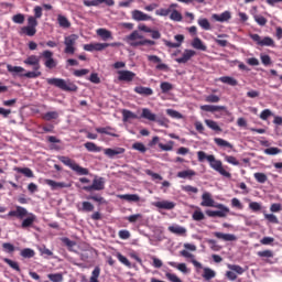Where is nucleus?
Segmentation results:
<instances>
[{
    "mask_svg": "<svg viewBox=\"0 0 282 282\" xmlns=\"http://www.w3.org/2000/svg\"><path fill=\"white\" fill-rule=\"evenodd\" d=\"M197 158H198V162H204L205 160H207V162H209V166L214 171H217V173H219L224 177H231L230 172H228L224 169V164L221 163V161L215 159V155H213V154L206 155V152L198 151Z\"/></svg>",
    "mask_w": 282,
    "mask_h": 282,
    "instance_id": "f257e3e1",
    "label": "nucleus"
},
{
    "mask_svg": "<svg viewBox=\"0 0 282 282\" xmlns=\"http://www.w3.org/2000/svg\"><path fill=\"white\" fill-rule=\"evenodd\" d=\"M46 83L62 89V91H78V86H76V84L63 78H47Z\"/></svg>",
    "mask_w": 282,
    "mask_h": 282,
    "instance_id": "f03ea898",
    "label": "nucleus"
},
{
    "mask_svg": "<svg viewBox=\"0 0 282 282\" xmlns=\"http://www.w3.org/2000/svg\"><path fill=\"white\" fill-rule=\"evenodd\" d=\"M76 41H78V35L70 34L64 37V53L65 54H75L76 53Z\"/></svg>",
    "mask_w": 282,
    "mask_h": 282,
    "instance_id": "7ed1b4c3",
    "label": "nucleus"
},
{
    "mask_svg": "<svg viewBox=\"0 0 282 282\" xmlns=\"http://www.w3.org/2000/svg\"><path fill=\"white\" fill-rule=\"evenodd\" d=\"M250 39L257 43L260 47H274V40L270 36L261 37L259 34H250Z\"/></svg>",
    "mask_w": 282,
    "mask_h": 282,
    "instance_id": "20e7f679",
    "label": "nucleus"
},
{
    "mask_svg": "<svg viewBox=\"0 0 282 282\" xmlns=\"http://www.w3.org/2000/svg\"><path fill=\"white\" fill-rule=\"evenodd\" d=\"M214 208H218L219 210H206L208 217H228V213H230V208L224 204H217Z\"/></svg>",
    "mask_w": 282,
    "mask_h": 282,
    "instance_id": "39448f33",
    "label": "nucleus"
},
{
    "mask_svg": "<svg viewBox=\"0 0 282 282\" xmlns=\"http://www.w3.org/2000/svg\"><path fill=\"white\" fill-rule=\"evenodd\" d=\"M84 191L91 193V191H105V177L96 176L90 186H84Z\"/></svg>",
    "mask_w": 282,
    "mask_h": 282,
    "instance_id": "423d86ee",
    "label": "nucleus"
},
{
    "mask_svg": "<svg viewBox=\"0 0 282 282\" xmlns=\"http://www.w3.org/2000/svg\"><path fill=\"white\" fill-rule=\"evenodd\" d=\"M24 65H30L33 67L34 72H39L41 69V57L36 55H30L24 59Z\"/></svg>",
    "mask_w": 282,
    "mask_h": 282,
    "instance_id": "0eeeda50",
    "label": "nucleus"
},
{
    "mask_svg": "<svg viewBox=\"0 0 282 282\" xmlns=\"http://www.w3.org/2000/svg\"><path fill=\"white\" fill-rule=\"evenodd\" d=\"M135 78V73L131 70H118V80L123 83H131Z\"/></svg>",
    "mask_w": 282,
    "mask_h": 282,
    "instance_id": "6e6552de",
    "label": "nucleus"
},
{
    "mask_svg": "<svg viewBox=\"0 0 282 282\" xmlns=\"http://www.w3.org/2000/svg\"><path fill=\"white\" fill-rule=\"evenodd\" d=\"M45 184H47V186H50L52 188V191H61V188H69V184L65 183V182H56L50 178H46L44 181Z\"/></svg>",
    "mask_w": 282,
    "mask_h": 282,
    "instance_id": "1a4fd4ad",
    "label": "nucleus"
},
{
    "mask_svg": "<svg viewBox=\"0 0 282 282\" xmlns=\"http://www.w3.org/2000/svg\"><path fill=\"white\" fill-rule=\"evenodd\" d=\"M195 54H197L194 50H185L183 52L182 57L176 58V63H180L181 65H185V63H187L188 61H191L193 58V56H195Z\"/></svg>",
    "mask_w": 282,
    "mask_h": 282,
    "instance_id": "9d476101",
    "label": "nucleus"
},
{
    "mask_svg": "<svg viewBox=\"0 0 282 282\" xmlns=\"http://www.w3.org/2000/svg\"><path fill=\"white\" fill-rule=\"evenodd\" d=\"M202 203L200 206H205L207 208H215V199H213V196L210 193L206 192L202 195Z\"/></svg>",
    "mask_w": 282,
    "mask_h": 282,
    "instance_id": "9b49d317",
    "label": "nucleus"
},
{
    "mask_svg": "<svg viewBox=\"0 0 282 282\" xmlns=\"http://www.w3.org/2000/svg\"><path fill=\"white\" fill-rule=\"evenodd\" d=\"M153 206H155V208H160L161 210H173V208H175V203L171 200H161L153 203Z\"/></svg>",
    "mask_w": 282,
    "mask_h": 282,
    "instance_id": "f8f14e48",
    "label": "nucleus"
},
{
    "mask_svg": "<svg viewBox=\"0 0 282 282\" xmlns=\"http://www.w3.org/2000/svg\"><path fill=\"white\" fill-rule=\"evenodd\" d=\"M7 217H19V219H23V217H28V209L24 207L18 206L15 210L9 212Z\"/></svg>",
    "mask_w": 282,
    "mask_h": 282,
    "instance_id": "ddd939ff",
    "label": "nucleus"
},
{
    "mask_svg": "<svg viewBox=\"0 0 282 282\" xmlns=\"http://www.w3.org/2000/svg\"><path fill=\"white\" fill-rule=\"evenodd\" d=\"M176 8H180L177 3H172L169 6L167 9L161 8L155 11L156 17H169L173 10H177Z\"/></svg>",
    "mask_w": 282,
    "mask_h": 282,
    "instance_id": "4468645a",
    "label": "nucleus"
},
{
    "mask_svg": "<svg viewBox=\"0 0 282 282\" xmlns=\"http://www.w3.org/2000/svg\"><path fill=\"white\" fill-rule=\"evenodd\" d=\"M132 19L134 21H151V15L140 11V10H133L131 12Z\"/></svg>",
    "mask_w": 282,
    "mask_h": 282,
    "instance_id": "2eb2a0df",
    "label": "nucleus"
},
{
    "mask_svg": "<svg viewBox=\"0 0 282 282\" xmlns=\"http://www.w3.org/2000/svg\"><path fill=\"white\" fill-rule=\"evenodd\" d=\"M214 236H216L217 239H221L223 241H237V236L234 234H224L216 231L214 232Z\"/></svg>",
    "mask_w": 282,
    "mask_h": 282,
    "instance_id": "dca6fc26",
    "label": "nucleus"
},
{
    "mask_svg": "<svg viewBox=\"0 0 282 282\" xmlns=\"http://www.w3.org/2000/svg\"><path fill=\"white\" fill-rule=\"evenodd\" d=\"M181 257H185V259H192L191 261L195 268H199V269L204 268L200 262L195 260V256L193 253L188 252L187 250H182Z\"/></svg>",
    "mask_w": 282,
    "mask_h": 282,
    "instance_id": "f3484780",
    "label": "nucleus"
},
{
    "mask_svg": "<svg viewBox=\"0 0 282 282\" xmlns=\"http://www.w3.org/2000/svg\"><path fill=\"white\" fill-rule=\"evenodd\" d=\"M142 39H144V37L142 36V34H140L139 31H133L130 35H127V36L124 37V41H126V43H128V45H130V44H132L133 42L140 41V40H142Z\"/></svg>",
    "mask_w": 282,
    "mask_h": 282,
    "instance_id": "a211bd4d",
    "label": "nucleus"
},
{
    "mask_svg": "<svg viewBox=\"0 0 282 282\" xmlns=\"http://www.w3.org/2000/svg\"><path fill=\"white\" fill-rule=\"evenodd\" d=\"M158 115L153 113L151 109L149 108H143L141 118H144L145 120H149L150 122H155Z\"/></svg>",
    "mask_w": 282,
    "mask_h": 282,
    "instance_id": "6ab92c4d",
    "label": "nucleus"
},
{
    "mask_svg": "<svg viewBox=\"0 0 282 282\" xmlns=\"http://www.w3.org/2000/svg\"><path fill=\"white\" fill-rule=\"evenodd\" d=\"M124 153V148H117V149H106L105 150V155L108 158H116V155H122Z\"/></svg>",
    "mask_w": 282,
    "mask_h": 282,
    "instance_id": "aec40b11",
    "label": "nucleus"
},
{
    "mask_svg": "<svg viewBox=\"0 0 282 282\" xmlns=\"http://www.w3.org/2000/svg\"><path fill=\"white\" fill-rule=\"evenodd\" d=\"M134 91L140 96H153V89H151L150 87L137 86L134 88Z\"/></svg>",
    "mask_w": 282,
    "mask_h": 282,
    "instance_id": "412c9836",
    "label": "nucleus"
},
{
    "mask_svg": "<svg viewBox=\"0 0 282 282\" xmlns=\"http://www.w3.org/2000/svg\"><path fill=\"white\" fill-rule=\"evenodd\" d=\"M97 36H100V39H102L104 41H109V40L113 39L111 31H109L107 29H98Z\"/></svg>",
    "mask_w": 282,
    "mask_h": 282,
    "instance_id": "4be33fe9",
    "label": "nucleus"
},
{
    "mask_svg": "<svg viewBox=\"0 0 282 282\" xmlns=\"http://www.w3.org/2000/svg\"><path fill=\"white\" fill-rule=\"evenodd\" d=\"M202 111H209L212 113H215V111H224L226 107L224 106H213V105H204L200 106Z\"/></svg>",
    "mask_w": 282,
    "mask_h": 282,
    "instance_id": "5701e85b",
    "label": "nucleus"
},
{
    "mask_svg": "<svg viewBox=\"0 0 282 282\" xmlns=\"http://www.w3.org/2000/svg\"><path fill=\"white\" fill-rule=\"evenodd\" d=\"M213 19L218 21L219 23H224L226 21H230V12L225 11L221 14H213Z\"/></svg>",
    "mask_w": 282,
    "mask_h": 282,
    "instance_id": "b1692460",
    "label": "nucleus"
},
{
    "mask_svg": "<svg viewBox=\"0 0 282 282\" xmlns=\"http://www.w3.org/2000/svg\"><path fill=\"white\" fill-rule=\"evenodd\" d=\"M192 47H194V50H200V52H206L207 47L204 44V42H202V40L199 37H195L192 42Z\"/></svg>",
    "mask_w": 282,
    "mask_h": 282,
    "instance_id": "393cba45",
    "label": "nucleus"
},
{
    "mask_svg": "<svg viewBox=\"0 0 282 282\" xmlns=\"http://www.w3.org/2000/svg\"><path fill=\"white\" fill-rule=\"evenodd\" d=\"M177 177L181 180H191V177H195V171L185 170L177 173Z\"/></svg>",
    "mask_w": 282,
    "mask_h": 282,
    "instance_id": "a878e982",
    "label": "nucleus"
},
{
    "mask_svg": "<svg viewBox=\"0 0 282 282\" xmlns=\"http://www.w3.org/2000/svg\"><path fill=\"white\" fill-rule=\"evenodd\" d=\"M219 80L220 83H224L225 85H230L231 87H237V85H239L237 79L230 76H223L219 78Z\"/></svg>",
    "mask_w": 282,
    "mask_h": 282,
    "instance_id": "bb28decb",
    "label": "nucleus"
},
{
    "mask_svg": "<svg viewBox=\"0 0 282 282\" xmlns=\"http://www.w3.org/2000/svg\"><path fill=\"white\" fill-rule=\"evenodd\" d=\"M17 173H21L24 177H34V172L30 167H14Z\"/></svg>",
    "mask_w": 282,
    "mask_h": 282,
    "instance_id": "cd10ccee",
    "label": "nucleus"
},
{
    "mask_svg": "<svg viewBox=\"0 0 282 282\" xmlns=\"http://www.w3.org/2000/svg\"><path fill=\"white\" fill-rule=\"evenodd\" d=\"M34 221H36V216L34 214H30V216L22 221L21 228H30Z\"/></svg>",
    "mask_w": 282,
    "mask_h": 282,
    "instance_id": "c85d7f7f",
    "label": "nucleus"
},
{
    "mask_svg": "<svg viewBox=\"0 0 282 282\" xmlns=\"http://www.w3.org/2000/svg\"><path fill=\"white\" fill-rule=\"evenodd\" d=\"M169 15L170 20L175 21L176 23L182 22V20L184 19V17H182V13L177 10L170 11Z\"/></svg>",
    "mask_w": 282,
    "mask_h": 282,
    "instance_id": "c756f323",
    "label": "nucleus"
},
{
    "mask_svg": "<svg viewBox=\"0 0 282 282\" xmlns=\"http://www.w3.org/2000/svg\"><path fill=\"white\" fill-rule=\"evenodd\" d=\"M169 265H171L172 268H177L183 274H188V272H191V270H188V267H186V263L177 264L175 262H169Z\"/></svg>",
    "mask_w": 282,
    "mask_h": 282,
    "instance_id": "7c9ffc66",
    "label": "nucleus"
},
{
    "mask_svg": "<svg viewBox=\"0 0 282 282\" xmlns=\"http://www.w3.org/2000/svg\"><path fill=\"white\" fill-rule=\"evenodd\" d=\"M20 34L21 36H23V34H25L26 36H34V34H36V29L32 26H22L20 30Z\"/></svg>",
    "mask_w": 282,
    "mask_h": 282,
    "instance_id": "2f4dec72",
    "label": "nucleus"
},
{
    "mask_svg": "<svg viewBox=\"0 0 282 282\" xmlns=\"http://www.w3.org/2000/svg\"><path fill=\"white\" fill-rule=\"evenodd\" d=\"M119 199H124L126 202H140V196L137 194H123L119 195Z\"/></svg>",
    "mask_w": 282,
    "mask_h": 282,
    "instance_id": "473e14b6",
    "label": "nucleus"
},
{
    "mask_svg": "<svg viewBox=\"0 0 282 282\" xmlns=\"http://www.w3.org/2000/svg\"><path fill=\"white\" fill-rule=\"evenodd\" d=\"M72 171H75L77 175H89V170L78 165L77 163L73 165Z\"/></svg>",
    "mask_w": 282,
    "mask_h": 282,
    "instance_id": "72a5a7b5",
    "label": "nucleus"
},
{
    "mask_svg": "<svg viewBox=\"0 0 282 282\" xmlns=\"http://www.w3.org/2000/svg\"><path fill=\"white\" fill-rule=\"evenodd\" d=\"M84 147L85 149H87V151H90L91 153H100L101 151L100 147L96 145V143L94 142H86Z\"/></svg>",
    "mask_w": 282,
    "mask_h": 282,
    "instance_id": "f704fd0d",
    "label": "nucleus"
},
{
    "mask_svg": "<svg viewBox=\"0 0 282 282\" xmlns=\"http://www.w3.org/2000/svg\"><path fill=\"white\" fill-rule=\"evenodd\" d=\"M224 39H228L227 34H219L218 39H214L215 43H217V45H219L220 47H227L228 42L227 40Z\"/></svg>",
    "mask_w": 282,
    "mask_h": 282,
    "instance_id": "c9c22d12",
    "label": "nucleus"
},
{
    "mask_svg": "<svg viewBox=\"0 0 282 282\" xmlns=\"http://www.w3.org/2000/svg\"><path fill=\"white\" fill-rule=\"evenodd\" d=\"M170 232H173L174 235H186V228L181 226H170L169 227Z\"/></svg>",
    "mask_w": 282,
    "mask_h": 282,
    "instance_id": "e433bc0d",
    "label": "nucleus"
},
{
    "mask_svg": "<svg viewBox=\"0 0 282 282\" xmlns=\"http://www.w3.org/2000/svg\"><path fill=\"white\" fill-rule=\"evenodd\" d=\"M216 276V273L213 269L210 268H204V273H203V278L206 280V281H210V279H215Z\"/></svg>",
    "mask_w": 282,
    "mask_h": 282,
    "instance_id": "4c0bfd02",
    "label": "nucleus"
},
{
    "mask_svg": "<svg viewBox=\"0 0 282 282\" xmlns=\"http://www.w3.org/2000/svg\"><path fill=\"white\" fill-rule=\"evenodd\" d=\"M123 122H128V120H135L138 118V115L133 113L131 110H123Z\"/></svg>",
    "mask_w": 282,
    "mask_h": 282,
    "instance_id": "58836bf2",
    "label": "nucleus"
},
{
    "mask_svg": "<svg viewBox=\"0 0 282 282\" xmlns=\"http://www.w3.org/2000/svg\"><path fill=\"white\" fill-rule=\"evenodd\" d=\"M257 254L261 259H272L274 257V251H272V250H263V251H258Z\"/></svg>",
    "mask_w": 282,
    "mask_h": 282,
    "instance_id": "ea45409f",
    "label": "nucleus"
},
{
    "mask_svg": "<svg viewBox=\"0 0 282 282\" xmlns=\"http://www.w3.org/2000/svg\"><path fill=\"white\" fill-rule=\"evenodd\" d=\"M253 177L259 182V184H265L268 182V175L264 173L257 172L253 174Z\"/></svg>",
    "mask_w": 282,
    "mask_h": 282,
    "instance_id": "a19ab883",
    "label": "nucleus"
},
{
    "mask_svg": "<svg viewBox=\"0 0 282 282\" xmlns=\"http://www.w3.org/2000/svg\"><path fill=\"white\" fill-rule=\"evenodd\" d=\"M214 142L218 145V147H225L227 149H232V145L230 142L221 139V138H215Z\"/></svg>",
    "mask_w": 282,
    "mask_h": 282,
    "instance_id": "79ce46f5",
    "label": "nucleus"
},
{
    "mask_svg": "<svg viewBox=\"0 0 282 282\" xmlns=\"http://www.w3.org/2000/svg\"><path fill=\"white\" fill-rule=\"evenodd\" d=\"M4 263H8L12 270H15V272H21V268L19 267V262L13 261L11 259L8 258H3Z\"/></svg>",
    "mask_w": 282,
    "mask_h": 282,
    "instance_id": "37998d69",
    "label": "nucleus"
},
{
    "mask_svg": "<svg viewBox=\"0 0 282 282\" xmlns=\"http://www.w3.org/2000/svg\"><path fill=\"white\" fill-rule=\"evenodd\" d=\"M205 124H207V127L209 129H212L213 131H221V128L219 127V124H217L216 121H213L210 119H206Z\"/></svg>",
    "mask_w": 282,
    "mask_h": 282,
    "instance_id": "c03bdc74",
    "label": "nucleus"
},
{
    "mask_svg": "<svg viewBox=\"0 0 282 282\" xmlns=\"http://www.w3.org/2000/svg\"><path fill=\"white\" fill-rule=\"evenodd\" d=\"M57 21H58L59 28L67 29L72 25V23H69V20H67L65 15H58Z\"/></svg>",
    "mask_w": 282,
    "mask_h": 282,
    "instance_id": "a18cd8bd",
    "label": "nucleus"
},
{
    "mask_svg": "<svg viewBox=\"0 0 282 282\" xmlns=\"http://www.w3.org/2000/svg\"><path fill=\"white\" fill-rule=\"evenodd\" d=\"M7 69L11 74H23V72H25V68H23L21 66H12V65H8Z\"/></svg>",
    "mask_w": 282,
    "mask_h": 282,
    "instance_id": "49530a36",
    "label": "nucleus"
},
{
    "mask_svg": "<svg viewBox=\"0 0 282 282\" xmlns=\"http://www.w3.org/2000/svg\"><path fill=\"white\" fill-rule=\"evenodd\" d=\"M116 257L120 261V263H122L127 268H131V262L129 261V259H127V257L122 256V253L117 252Z\"/></svg>",
    "mask_w": 282,
    "mask_h": 282,
    "instance_id": "de8ad7c7",
    "label": "nucleus"
},
{
    "mask_svg": "<svg viewBox=\"0 0 282 282\" xmlns=\"http://www.w3.org/2000/svg\"><path fill=\"white\" fill-rule=\"evenodd\" d=\"M228 269L234 271L236 274H243V272H246V269L238 264H228Z\"/></svg>",
    "mask_w": 282,
    "mask_h": 282,
    "instance_id": "09e8293b",
    "label": "nucleus"
},
{
    "mask_svg": "<svg viewBox=\"0 0 282 282\" xmlns=\"http://www.w3.org/2000/svg\"><path fill=\"white\" fill-rule=\"evenodd\" d=\"M57 65H58V62L54 57L44 62V66L47 69H54Z\"/></svg>",
    "mask_w": 282,
    "mask_h": 282,
    "instance_id": "8fccbe9b",
    "label": "nucleus"
},
{
    "mask_svg": "<svg viewBox=\"0 0 282 282\" xmlns=\"http://www.w3.org/2000/svg\"><path fill=\"white\" fill-rule=\"evenodd\" d=\"M47 276L52 282H63V273H51Z\"/></svg>",
    "mask_w": 282,
    "mask_h": 282,
    "instance_id": "3c124183",
    "label": "nucleus"
},
{
    "mask_svg": "<svg viewBox=\"0 0 282 282\" xmlns=\"http://www.w3.org/2000/svg\"><path fill=\"white\" fill-rule=\"evenodd\" d=\"M192 217L194 221H204L206 219V216L199 209L195 210Z\"/></svg>",
    "mask_w": 282,
    "mask_h": 282,
    "instance_id": "603ef678",
    "label": "nucleus"
},
{
    "mask_svg": "<svg viewBox=\"0 0 282 282\" xmlns=\"http://www.w3.org/2000/svg\"><path fill=\"white\" fill-rule=\"evenodd\" d=\"M82 210L84 213H93L94 210V204L89 203V202H83L82 203Z\"/></svg>",
    "mask_w": 282,
    "mask_h": 282,
    "instance_id": "864d4df0",
    "label": "nucleus"
},
{
    "mask_svg": "<svg viewBox=\"0 0 282 282\" xmlns=\"http://www.w3.org/2000/svg\"><path fill=\"white\" fill-rule=\"evenodd\" d=\"M132 149H134V151H139L140 153H147V147L141 142L133 143Z\"/></svg>",
    "mask_w": 282,
    "mask_h": 282,
    "instance_id": "5fc2aeb1",
    "label": "nucleus"
},
{
    "mask_svg": "<svg viewBox=\"0 0 282 282\" xmlns=\"http://www.w3.org/2000/svg\"><path fill=\"white\" fill-rule=\"evenodd\" d=\"M166 113L171 118H176V120H182V118H183L182 113H180V111H177V110L167 109Z\"/></svg>",
    "mask_w": 282,
    "mask_h": 282,
    "instance_id": "6e6d98bb",
    "label": "nucleus"
},
{
    "mask_svg": "<svg viewBox=\"0 0 282 282\" xmlns=\"http://www.w3.org/2000/svg\"><path fill=\"white\" fill-rule=\"evenodd\" d=\"M21 257L24 259H32L34 257V250L26 248L21 251Z\"/></svg>",
    "mask_w": 282,
    "mask_h": 282,
    "instance_id": "4d7b16f0",
    "label": "nucleus"
},
{
    "mask_svg": "<svg viewBox=\"0 0 282 282\" xmlns=\"http://www.w3.org/2000/svg\"><path fill=\"white\" fill-rule=\"evenodd\" d=\"M12 21H13V23H18V24L22 25V23H25V15L18 13L12 17Z\"/></svg>",
    "mask_w": 282,
    "mask_h": 282,
    "instance_id": "13d9d810",
    "label": "nucleus"
},
{
    "mask_svg": "<svg viewBox=\"0 0 282 282\" xmlns=\"http://www.w3.org/2000/svg\"><path fill=\"white\" fill-rule=\"evenodd\" d=\"M198 25L203 29V30H210V22H208V19L203 18L198 20Z\"/></svg>",
    "mask_w": 282,
    "mask_h": 282,
    "instance_id": "bf43d9fd",
    "label": "nucleus"
},
{
    "mask_svg": "<svg viewBox=\"0 0 282 282\" xmlns=\"http://www.w3.org/2000/svg\"><path fill=\"white\" fill-rule=\"evenodd\" d=\"M59 161H62L65 166H69V169H73V165L76 164V162L72 161V159L67 156H59Z\"/></svg>",
    "mask_w": 282,
    "mask_h": 282,
    "instance_id": "052dcab7",
    "label": "nucleus"
},
{
    "mask_svg": "<svg viewBox=\"0 0 282 282\" xmlns=\"http://www.w3.org/2000/svg\"><path fill=\"white\" fill-rule=\"evenodd\" d=\"M41 56L43 57V61L45 63V61H51L52 58H54V53L52 51L46 50L41 53Z\"/></svg>",
    "mask_w": 282,
    "mask_h": 282,
    "instance_id": "680f3d73",
    "label": "nucleus"
},
{
    "mask_svg": "<svg viewBox=\"0 0 282 282\" xmlns=\"http://www.w3.org/2000/svg\"><path fill=\"white\" fill-rule=\"evenodd\" d=\"M265 155H279L281 153V149L279 148H269L264 150Z\"/></svg>",
    "mask_w": 282,
    "mask_h": 282,
    "instance_id": "e2e57ef3",
    "label": "nucleus"
},
{
    "mask_svg": "<svg viewBox=\"0 0 282 282\" xmlns=\"http://www.w3.org/2000/svg\"><path fill=\"white\" fill-rule=\"evenodd\" d=\"M56 118H58V112L56 111H50L44 115V120H47V121L56 120Z\"/></svg>",
    "mask_w": 282,
    "mask_h": 282,
    "instance_id": "0e129e2a",
    "label": "nucleus"
},
{
    "mask_svg": "<svg viewBox=\"0 0 282 282\" xmlns=\"http://www.w3.org/2000/svg\"><path fill=\"white\" fill-rule=\"evenodd\" d=\"M2 248H3L4 252H9V253L14 252V250H15L14 245H12L10 242L2 243Z\"/></svg>",
    "mask_w": 282,
    "mask_h": 282,
    "instance_id": "69168bd1",
    "label": "nucleus"
},
{
    "mask_svg": "<svg viewBox=\"0 0 282 282\" xmlns=\"http://www.w3.org/2000/svg\"><path fill=\"white\" fill-rule=\"evenodd\" d=\"M154 122H158L161 127H169V119H166V117H156Z\"/></svg>",
    "mask_w": 282,
    "mask_h": 282,
    "instance_id": "338daca9",
    "label": "nucleus"
},
{
    "mask_svg": "<svg viewBox=\"0 0 282 282\" xmlns=\"http://www.w3.org/2000/svg\"><path fill=\"white\" fill-rule=\"evenodd\" d=\"M225 160L228 162V164H232L234 166H239V162L237 161V158L232 155H225Z\"/></svg>",
    "mask_w": 282,
    "mask_h": 282,
    "instance_id": "774afa93",
    "label": "nucleus"
}]
</instances>
